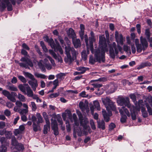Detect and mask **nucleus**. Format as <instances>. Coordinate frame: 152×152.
<instances>
[{
    "label": "nucleus",
    "instance_id": "10",
    "mask_svg": "<svg viewBox=\"0 0 152 152\" xmlns=\"http://www.w3.org/2000/svg\"><path fill=\"white\" fill-rule=\"evenodd\" d=\"M2 94L10 101L13 102H16V99L14 96L11 94L9 91L4 90L2 91Z\"/></svg>",
    "mask_w": 152,
    "mask_h": 152
},
{
    "label": "nucleus",
    "instance_id": "42",
    "mask_svg": "<svg viewBox=\"0 0 152 152\" xmlns=\"http://www.w3.org/2000/svg\"><path fill=\"white\" fill-rule=\"evenodd\" d=\"M30 106L31 107L32 110L33 111H35L37 109L36 105L34 102H31V104Z\"/></svg>",
    "mask_w": 152,
    "mask_h": 152
},
{
    "label": "nucleus",
    "instance_id": "43",
    "mask_svg": "<svg viewBox=\"0 0 152 152\" xmlns=\"http://www.w3.org/2000/svg\"><path fill=\"white\" fill-rule=\"evenodd\" d=\"M17 148L18 151H23L24 149L23 145L21 143H18L17 146H16Z\"/></svg>",
    "mask_w": 152,
    "mask_h": 152
},
{
    "label": "nucleus",
    "instance_id": "52",
    "mask_svg": "<svg viewBox=\"0 0 152 152\" xmlns=\"http://www.w3.org/2000/svg\"><path fill=\"white\" fill-rule=\"evenodd\" d=\"M4 115L7 117L10 116L11 114V112L7 109L4 110Z\"/></svg>",
    "mask_w": 152,
    "mask_h": 152
},
{
    "label": "nucleus",
    "instance_id": "59",
    "mask_svg": "<svg viewBox=\"0 0 152 152\" xmlns=\"http://www.w3.org/2000/svg\"><path fill=\"white\" fill-rule=\"evenodd\" d=\"M104 92V90L102 88L98 89V91L96 93V94L100 95L102 94Z\"/></svg>",
    "mask_w": 152,
    "mask_h": 152
},
{
    "label": "nucleus",
    "instance_id": "44",
    "mask_svg": "<svg viewBox=\"0 0 152 152\" xmlns=\"http://www.w3.org/2000/svg\"><path fill=\"white\" fill-rule=\"evenodd\" d=\"M12 134L10 131H6L5 133V136L7 139L12 138Z\"/></svg>",
    "mask_w": 152,
    "mask_h": 152
},
{
    "label": "nucleus",
    "instance_id": "35",
    "mask_svg": "<svg viewBox=\"0 0 152 152\" xmlns=\"http://www.w3.org/2000/svg\"><path fill=\"white\" fill-rule=\"evenodd\" d=\"M50 126L47 125H44L43 128V133L45 134H46L48 132V131L50 130Z\"/></svg>",
    "mask_w": 152,
    "mask_h": 152
},
{
    "label": "nucleus",
    "instance_id": "34",
    "mask_svg": "<svg viewBox=\"0 0 152 152\" xmlns=\"http://www.w3.org/2000/svg\"><path fill=\"white\" fill-rule=\"evenodd\" d=\"M36 115L38 119L37 124L40 123H42L43 122V119L40 114L39 113H37Z\"/></svg>",
    "mask_w": 152,
    "mask_h": 152
},
{
    "label": "nucleus",
    "instance_id": "25",
    "mask_svg": "<svg viewBox=\"0 0 152 152\" xmlns=\"http://www.w3.org/2000/svg\"><path fill=\"white\" fill-rule=\"evenodd\" d=\"M18 143L15 136L12 137L11 138V145L13 146H16Z\"/></svg>",
    "mask_w": 152,
    "mask_h": 152
},
{
    "label": "nucleus",
    "instance_id": "56",
    "mask_svg": "<svg viewBox=\"0 0 152 152\" xmlns=\"http://www.w3.org/2000/svg\"><path fill=\"white\" fill-rule=\"evenodd\" d=\"M23 104L20 101H17L16 102L15 104L16 106L19 108H20L23 106Z\"/></svg>",
    "mask_w": 152,
    "mask_h": 152
},
{
    "label": "nucleus",
    "instance_id": "36",
    "mask_svg": "<svg viewBox=\"0 0 152 152\" xmlns=\"http://www.w3.org/2000/svg\"><path fill=\"white\" fill-rule=\"evenodd\" d=\"M145 105L149 115H152V108H151V106L148 103H146L145 104Z\"/></svg>",
    "mask_w": 152,
    "mask_h": 152
},
{
    "label": "nucleus",
    "instance_id": "26",
    "mask_svg": "<svg viewBox=\"0 0 152 152\" xmlns=\"http://www.w3.org/2000/svg\"><path fill=\"white\" fill-rule=\"evenodd\" d=\"M43 61L42 60H40L38 62V65L42 71L45 72V69L43 64Z\"/></svg>",
    "mask_w": 152,
    "mask_h": 152
},
{
    "label": "nucleus",
    "instance_id": "19",
    "mask_svg": "<svg viewBox=\"0 0 152 152\" xmlns=\"http://www.w3.org/2000/svg\"><path fill=\"white\" fill-rule=\"evenodd\" d=\"M151 63L148 62L147 61L141 64L137 68L138 69H142L146 66H151Z\"/></svg>",
    "mask_w": 152,
    "mask_h": 152
},
{
    "label": "nucleus",
    "instance_id": "53",
    "mask_svg": "<svg viewBox=\"0 0 152 152\" xmlns=\"http://www.w3.org/2000/svg\"><path fill=\"white\" fill-rule=\"evenodd\" d=\"M145 34L146 36V37L147 39H149L150 38V32L149 29H146L145 30Z\"/></svg>",
    "mask_w": 152,
    "mask_h": 152
},
{
    "label": "nucleus",
    "instance_id": "46",
    "mask_svg": "<svg viewBox=\"0 0 152 152\" xmlns=\"http://www.w3.org/2000/svg\"><path fill=\"white\" fill-rule=\"evenodd\" d=\"M109 52L110 56L112 58H115V55L113 48H111Z\"/></svg>",
    "mask_w": 152,
    "mask_h": 152
},
{
    "label": "nucleus",
    "instance_id": "6",
    "mask_svg": "<svg viewBox=\"0 0 152 152\" xmlns=\"http://www.w3.org/2000/svg\"><path fill=\"white\" fill-rule=\"evenodd\" d=\"M0 3V10L1 11L4 10L7 7L8 11H11L13 10L12 6L9 1V0H2Z\"/></svg>",
    "mask_w": 152,
    "mask_h": 152
},
{
    "label": "nucleus",
    "instance_id": "20",
    "mask_svg": "<svg viewBox=\"0 0 152 152\" xmlns=\"http://www.w3.org/2000/svg\"><path fill=\"white\" fill-rule=\"evenodd\" d=\"M67 35L69 37H71L72 39L75 38L76 35L74 30L71 28L69 29L67 32Z\"/></svg>",
    "mask_w": 152,
    "mask_h": 152
},
{
    "label": "nucleus",
    "instance_id": "49",
    "mask_svg": "<svg viewBox=\"0 0 152 152\" xmlns=\"http://www.w3.org/2000/svg\"><path fill=\"white\" fill-rule=\"evenodd\" d=\"M136 47L137 48V51L139 53L141 52L142 50H143L141 44L137 45Z\"/></svg>",
    "mask_w": 152,
    "mask_h": 152
},
{
    "label": "nucleus",
    "instance_id": "4",
    "mask_svg": "<svg viewBox=\"0 0 152 152\" xmlns=\"http://www.w3.org/2000/svg\"><path fill=\"white\" fill-rule=\"evenodd\" d=\"M22 63H19V64L21 67L26 69H30L29 66L32 67L33 65L30 59L26 57H22L20 59Z\"/></svg>",
    "mask_w": 152,
    "mask_h": 152
},
{
    "label": "nucleus",
    "instance_id": "2",
    "mask_svg": "<svg viewBox=\"0 0 152 152\" xmlns=\"http://www.w3.org/2000/svg\"><path fill=\"white\" fill-rule=\"evenodd\" d=\"M65 49L66 56L64 58V61L65 63L70 64L73 61L77 59L78 52L76 51L73 47L69 46L66 47Z\"/></svg>",
    "mask_w": 152,
    "mask_h": 152
},
{
    "label": "nucleus",
    "instance_id": "3",
    "mask_svg": "<svg viewBox=\"0 0 152 152\" xmlns=\"http://www.w3.org/2000/svg\"><path fill=\"white\" fill-rule=\"evenodd\" d=\"M105 105L106 106V111H105V121L108 122L110 120V117L112 115L111 110L115 111L116 113L118 112L116 111L114 103L108 97L105 99Z\"/></svg>",
    "mask_w": 152,
    "mask_h": 152
},
{
    "label": "nucleus",
    "instance_id": "45",
    "mask_svg": "<svg viewBox=\"0 0 152 152\" xmlns=\"http://www.w3.org/2000/svg\"><path fill=\"white\" fill-rule=\"evenodd\" d=\"M7 88L8 89L12 91H15L18 90L17 88L13 85L8 86Z\"/></svg>",
    "mask_w": 152,
    "mask_h": 152
},
{
    "label": "nucleus",
    "instance_id": "50",
    "mask_svg": "<svg viewBox=\"0 0 152 152\" xmlns=\"http://www.w3.org/2000/svg\"><path fill=\"white\" fill-rule=\"evenodd\" d=\"M90 124L91 128L95 130L96 129V126L95 125L94 122L93 120H91L90 121Z\"/></svg>",
    "mask_w": 152,
    "mask_h": 152
},
{
    "label": "nucleus",
    "instance_id": "57",
    "mask_svg": "<svg viewBox=\"0 0 152 152\" xmlns=\"http://www.w3.org/2000/svg\"><path fill=\"white\" fill-rule=\"evenodd\" d=\"M31 97H32L33 99H36L37 102H38V100H39V102H42L41 100L39 99V98L36 95L34 94H33V96Z\"/></svg>",
    "mask_w": 152,
    "mask_h": 152
},
{
    "label": "nucleus",
    "instance_id": "48",
    "mask_svg": "<svg viewBox=\"0 0 152 152\" xmlns=\"http://www.w3.org/2000/svg\"><path fill=\"white\" fill-rule=\"evenodd\" d=\"M125 51L131 54V50L130 47L126 45H124L123 47Z\"/></svg>",
    "mask_w": 152,
    "mask_h": 152
},
{
    "label": "nucleus",
    "instance_id": "16",
    "mask_svg": "<svg viewBox=\"0 0 152 152\" xmlns=\"http://www.w3.org/2000/svg\"><path fill=\"white\" fill-rule=\"evenodd\" d=\"M65 112L66 113V115L65 113H64L62 115L63 120L65 121L66 119V115H68L69 117V118L71 120V121H72V114L71 112L69 110H66L65 111Z\"/></svg>",
    "mask_w": 152,
    "mask_h": 152
},
{
    "label": "nucleus",
    "instance_id": "12",
    "mask_svg": "<svg viewBox=\"0 0 152 152\" xmlns=\"http://www.w3.org/2000/svg\"><path fill=\"white\" fill-rule=\"evenodd\" d=\"M29 80L28 83L31 86L34 91H35L36 88L38 86L37 80L34 78V80Z\"/></svg>",
    "mask_w": 152,
    "mask_h": 152
},
{
    "label": "nucleus",
    "instance_id": "33",
    "mask_svg": "<svg viewBox=\"0 0 152 152\" xmlns=\"http://www.w3.org/2000/svg\"><path fill=\"white\" fill-rule=\"evenodd\" d=\"M32 126L33 130L36 132L40 129V126L38 124H36L35 122L33 123Z\"/></svg>",
    "mask_w": 152,
    "mask_h": 152
},
{
    "label": "nucleus",
    "instance_id": "41",
    "mask_svg": "<svg viewBox=\"0 0 152 152\" xmlns=\"http://www.w3.org/2000/svg\"><path fill=\"white\" fill-rule=\"evenodd\" d=\"M76 69L77 70L80 71L82 74L86 70V68L84 67H79L77 68Z\"/></svg>",
    "mask_w": 152,
    "mask_h": 152
},
{
    "label": "nucleus",
    "instance_id": "29",
    "mask_svg": "<svg viewBox=\"0 0 152 152\" xmlns=\"http://www.w3.org/2000/svg\"><path fill=\"white\" fill-rule=\"evenodd\" d=\"M79 106L82 110L83 112L86 108L87 106L83 102H80L79 103Z\"/></svg>",
    "mask_w": 152,
    "mask_h": 152
},
{
    "label": "nucleus",
    "instance_id": "64",
    "mask_svg": "<svg viewBox=\"0 0 152 152\" xmlns=\"http://www.w3.org/2000/svg\"><path fill=\"white\" fill-rule=\"evenodd\" d=\"M129 96L131 99H132L133 102H135L136 101V97L135 95L134 94H131L129 95Z\"/></svg>",
    "mask_w": 152,
    "mask_h": 152
},
{
    "label": "nucleus",
    "instance_id": "24",
    "mask_svg": "<svg viewBox=\"0 0 152 152\" xmlns=\"http://www.w3.org/2000/svg\"><path fill=\"white\" fill-rule=\"evenodd\" d=\"M26 94H27L28 96L31 97L33 96V92L30 87H28L26 89Z\"/></svg>",
    "mask_w": 152,
    "mask_h": 152
},
{
    "label": "nucleus",
    "instance_id": "37",
    "mask_svg": "<svg viewBox=\"0 0 152 152\" xmlns=\"http://www.w3.org/2000/svg\"><path fill=\"white\" fill-rule=\"evenodd\" d=\"M94 106L96 108L97 110H100V107L99 102L98 101H95L94 102Z\"/></svg>",
    "mask_w": 152,
    "mask_h": 152
},
{
    "label": "nucleus",
    "instance_id": "22",
    "mask_svg": "<svg viewBox=\"0 0 152 152\" xmlns=\"http://www.w3.org/2000/svg\"><path fill=\"white\" fill-rule=\"evenodd\" d=\"M135 109L136 108L134 106V108H132L131 111L130 110V111L131 112L132 119L134 120H136V114L135 112Z\"/></svg>",
    "mask_w": 152,
    "mask_h": 152
},
{
    "label": "nucleus",
    "instance_id": "11",
    "mask_svg": "<svg viewBox=\"0 0 152 152\" xmlns=\"http://www.w3.org/2000/svg\"><path fill=\"white\" fill-rule=\"evenodd\" d=\"M51 127L53 131L54 134L55 135H58L59 134L58 127L56 121L54 120L52 122Z\"/></svg>",
    "mask_w": 152,
    "mask_h": 152
},
{
    "label": "nucleus",
    "instance_id": "39",
    "mask_svg": "<svg viewBox=\"0 0 152 152\" xmlns=\"http://www.w3.org/2000/svg\"><path fill=\"white\" fill-rule=\"evenodd\" d=\"M141 112L143 117L146 118L148 117V114L145 108H142L141 109Z\"/></svg>",
    "mask_w": 152,
    "mask_h": 152
},
{
    "label": "nucleus",
    "instance_id": "40",
    "mask_svg": "<svg viewBox=\"0 0 152 152\" xmlns=\"http://www.w3.org/2000/svg\"><path fill=\"white\" fill-rule=\"evenodd\" d=\"M24 75L28 77L29 78H30L31 80H34V77L33 75L32 74L28 72H25L24 73Z\"/></svg>",
    "mask_w": 152,
    "mask_h": 152
},
{
    "label": "nucleus",
    "instance_id": "38",
    "mask_svg": "<svg viewBox=\"0 0 152 152\" xmlns=\"http://www.w3.org/2000/svg\"><path fill=\"white\" fill-rule=\"evenodd\" d=\"M0 142L2 144L6 143V145H8L9 143L6 141V138L4 137H2L0 138Z\"/></svg>",
    "mask_w": 152,
    "mask_h": 152
},
{
    "label": "nucleus",
    "instance_id": "31",
    "mask_svg": "<svg viewBox=\"0 0 152 152\" xmlns=\"http://www.w3.org/2000/svg\"><path fill=\"white\" fill-rule=\"evenodd\" d=\"M18 88L21 91L23 92L24 94H26V89L25 87L22 84H20L18 86Z\"/></svg>",
    "mask_w": 152,
    "mask_h": 152
},
{
    "label": "nucleus",
    "instance_id": "63",
    "mask_svg": "<svg viewBox=\"0 0 152 152\" xmlns=\"http://www.w3.org/2000/svg\"><path fill=\"white\" fill-rule=\"evenodd\" d=\"M91 85L93 86L94 88H100L102 86V85L98 83H94L91 84Z\"/></svg>",
    "mask_w": 152,
    "mask_h": 152
},
{
    "label": "nucleus",
    "instance_id": "1",
    "mask_svg": "<svg viewBox=\"0 0 152 152\" xmlns=\"http://www.w3.org/2000/svg\"><path fill=\"white\" fill-rule=\"evenodd\" d=\"M99 46L98 48L95 52L94 58L91 56L89 62L94 64L95 62H104V35L100 36L99 37Z\"/></svg>",
    "mask_w": 152,
    "mask_h": 152
},
{
    "label": "nucleus",
    "instance_id": "21",
    "mask_svg": "<svg viewBox=\"0 0 152 152\" xmlns=\"http://www.w3.org/2000/svg\"><path fill=\"white\" fill-rule=\"evenodd\" d=\"M47 40V42L49 43L51 47L53 48H55L57 44L56 43V45L55 44L53 39L51 38Z\"/></svg>",
    "mask_w": 152,
    "mask_h": 152
},
{
    "label": "nucleus",
    "instance_id": "9",
    "mask_svg": "<svg viewBox=\"0 0 152 152\" xmlns=\"http://www.w3.org/2000/svg\"><path fill=\"white\" fill-rule=\"evenodd\" d=\"M115 91V86L113 84L107 85L105 86V91L107 94L113 93Z\"/></svg>",
    "mask_w": 152,
    "mask_h": 152
},
{
    "label": "nucleus",
    "instance_id": "51",
    "mask_svg": "<svg viewBox=\"0 0 152 152\" xmlns=\"http://www.w3.org/2000/svg\"><path fill=\"white\" fill-rule=\"evenodd\" d=\"M66 129L67 132H69L71 131V127L69 122L67 121H66Z\"/></svg>",
    "mask_w": 152,
    "mask_h": 152
},
{
    "label": "nucleus",
    "instance_id": "15",
    "mask_svg": "<svg viewBox=\"0 0 152 152\" xmlns=\"http://www.w3.org/2000/svg\"><path fill=\"white\" fill-rule=\"evenodd\" d=\"M73 43L75 48H77L81 46L80 40L79 39L74 38L72 39Z\"/></svg>",
    "mask_w": 152,
    "mask_h": 152
},
{
    "label": "nucleus",
    "instance_id": "62",
    "mask_svg": "<svg viewBox=\"0 0 152 152\" xmlns=\"http://www.w3.org/2000/svg\"><path fill=\"white\" fill-rule=\"evenodd\" d=\"M81 55L82 58H84V59H86L87 58V55L86 54V51L84 50L81 53Z\"/></svg>",
    "mask_w": 152,
    "mask_h": 152
},
{
    "label": "nucleus",
    "instance_id": "32",
    "mask_svg": "<svg viewBox=\"0 0 152 152\" xmlns=\"http://www.w3.org/2000/svg\"><path fill=\"white\" fill-rule=\"evenodd\" d=\"M18 99L21 102H25L26 101V99L24 96L21 94H18Z\"/></svg>",
    "mask_w": 152,
    "mask_h": 152
},
{
    "label": "nucleus",
    "instance_id": "27",
    "mask_svg": "<svg viewBox=\"0 0 152 152\" xmlns=\"http://www.w3.org/2000/svg\"><path fill=\"white\" fill-rule=\"evenodd\" d=\"M34 75L37 77L41 79H45L47 77L44 74L39 73L37 72H35L34 73Z\"/></svg>",
    "mask_w": 152,
    "mask_h": 152
},
{
    "label": "nucleus",
    "instance_id": "17",
    "mask_svg": "<svg viewBox=\"0 0 152 152\" xmlns=\"http://www.w3.org/2000/svg\"><path fill=\"white\" fill-rule=\"evenodd\" d=\"M140 39L141 43L142 46L143 50H144L148 46L147 42L145 38H143L142 37H140Z\"/></svg>",
    "mask_w": 152,
    "mask_h": 152
},
{
    "label": "nucleus",
    "instance_id": "28",
    "mask_svg": "<svg viewBox=\"0 0 152 152\" xmlns=\"http://www.w3.org/2000/svg\"><path fill=\"white\" fill-rule=\"evenodd\" d=\"M98 127L101 128L102 129H104V120H102L101 121H97Z\"/></svg>",
    "mask_w": 152,
    "mask_h": 152
},
{
    "label": "nucleus",
    "instance_id": "58",
    "mask_svg": "<svg viewBox=\"0 0 152 152\" xmlns=\"http://www.w3.org/2000/svg\"><path fill=\"white\" fill-rule=\"evenodd\" d=\"M79 95L83 97H86L88 96V94H86V92L85 91H83L80 93Z\"/></svg>",
    "mask_w": 152,
    "mask_h": 152
},
{
    "label": "nucleus",
    "instance_id": "60",
    "mask_svg": "<svg viewBox=\"0 0 152 152\" xmlns=\"http://www.w3.org/2000/svg\"><path fill=\"white\" fill-rule=\"evenodd\" d=\"M64 75V74L63 73H60L58 74L56 76V77L58 79L62 80L64 79L63 76Z\"/></svg>",
    "mask_w": 152,
    "mask_h": 152
},
{
    "label": "nucleus",
    "instance_id": "5",
    "mask_svg": "<svg viewBox=\"0 0 152 152\" xmlns=\"http://www.w3.org/2000/svg\"><path fill=\"white\" fill-rule=\"evenodd\" d=\"M117 102L120 105H125V106H127L128 108L130 109L131 111L132 110V108H134V106L130 104L129 99L128 97H119L118 98Z\"/></svg>",
    "mask_w": 152,
    "mask_h": 152
},
{
    "label": "nucleus",
    "instance_id": "30",
    "mask_svg": "<svg viewBox=\"0 0 152 152\" xmlns=\"http://www.w3.org/2000/svg\"><path fill=\"white\" fill-rule=\"evenodd\" d=\"M56 42L57 44V45L56 46L55 48L54 49H57V50L59 51L61 54H63V51L59 43L58 42Z\"/></svg>",
    "mask_w": 152,
    "mask_h": 152
},
{
    "label": "nucleus",
    "instance_id": "54",
    "mask_svg": "<svg viewBox=\"0 0 152 152\" xmlns=\"http://www.w3.org/2000/svg\"><path fill=\"white\" fill-rule=\"evenodd\" d=\"M18 77L19 79L23 83H25L26 82V80L24 77L22 76L19 75L18 76Z\"/></svg>",
    "mask_w": 152,
    "mask_h": 152
},
{
    "label": "nucleus",
    "instance_id": "23",
    "mask_svg": "<svg viewBox=\"0 0 152 152\" xmlns=\"http://www.w3.org/2000/svg\"><path fill=\"white\" fill-rule=\"evenodd\" d=\"M113 47L115 49V53L116 54L118 53V49L120 51H121L122 50V48L118 44V45L117 47H116L115 43H113Z\"/></svg>",
    "mask_w": 152,
    "mask_h": 152
},
{
    "label": "nucleus",
    "instance_id": "18",
    "mask_svg": "<svg viewBox=\"0 0 152 152\" xmlns=\"http://www.w3.org/2000/svg\"><path fill=\"white\" fill-rule=\"evenodd\" d=\"M89 44H88V45H89L91 52L93 53L94 52L93 42L95 40V37H89Z\"/></svg>",
    "mask_w": 152,
    "mask_h": 152
},
{
    "label": "nucleus",
    "instance_id": "13",
    "mask_svg": "<svg viewBox=\"0 0 152 152\" xmlns=\"http://www.w3.org/2000/svg\"><path fill=\"white\" fill-rule=\"evenodd\" d=\"M49 52L53 56L54 58L56 60H57L58 62H59L61 63L63 61L61 56L57 55L53 50H49Z\"/></svg>",
    "mask_w": 152,
    "mask_h": 152
},
{
    "label": "nucleus",
    "instance_id": "8",
    "mask_svg": "<svg viewBox=\"0 0 152 152\" xmlns=\"http://www.w3.org/2000/svg\"><path fill=\"white\" fill-rule=\"evenodd\" d=\"M115 36L117 43L122 45L125 38L123 37L122 34L119 33L117 31H116L115 32Z\"/></svg>",
    "mask_w": 152,
    "mask_h": 152
},
{
    "label": "nucleus",
    "instance_id": "55",
    "mask_svg": "<svg viewBox=\"0 0 152 152\" xmlns=\"http://www.w3.org/2000/svg\"><path fill=\"white\" fill-rule=\"evenodd\" d=\"M14 104L10 102H7L6 103V106L9 108H11L13 107Z\"/></svg>",
    "mask_w": 152,
    "mask_h": 152
},
{
    "label": "nucleus",
    "instance_id": "47",
    "mask_svg": "<svg viewBox=\"0 0 152 152\" xmlns=\"http://www.w3.org/2000/svg\"><path fill=\"white\" fill-rule=\"evenodd\" d=\"M7 150V148L4 145H2L0 146V152H5Z\"/></svg>",
    "mask_w": 152,
    "mask_h": 152
},
{
    "label": "nucleus",
    "instance_id": "14",
    "mask_svg": "<svg viewBox=\"0 0 152 152\" xmlns=\"http://www.w3.org/2000/svg\"><path fill=\"white\" fill-rule=\"evenodd\" d=\"M23 106L25 109H21L19 112L21 115H24V114L27 113L28 111V106L26 104H23Z\"/></svg>",
    "mask_w": 152,
    "mask_h": 152
},
{
    "label": "nucleus",
    "instance_id": "61",
    "mask_svg": "<svg viewBox=\"0 0 152 152\" xmlns=\"http://www.w3.org/2000/svg\"><path fill=\"white\" fill-rule=\"evenodd\" d=\"M47 57L49 59V60L50 61L52 65L53 66H55V64L54 62V60L52 58L49 56H47Z\"/></svg>",
    "mask_w": 152,
    "mask_h": 152
},
{
    "label": "nucleus",
    "instance_id": "7",
    "mask_svg": "<svg viewBox=\"0 0 152 152\" xmlns=\"http://www.w3.org/2000/svg\"><path fill=\"white\" fill-rule=\"evenodd\" d=\"M119 112L121 115V121L122 123L125 122L127 118V116L125 114H126L127 116L129 117L130 115L128 110L124 107H122L119 109Z\"/></svg>",
    "mask_w": 152,
    "mask_h": 152
}]
</instances>
